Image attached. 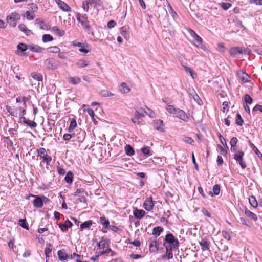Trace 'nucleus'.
<instances>
[{
	"label": "nucleus",
	"mask_w": 262,
	"mask_h": 262,
	"mask_svg": "<svg viewBox=\"0 0 262 262\" xmlns=\"http://www.w3.org/2000/svg\"><path fill=\"white\" fill-rule=\"evenodd\" d=\"M177 117L179 118V119H181L182 120L187 122L188 120V117L185 113V112L181 109L178 108V110L176 111V113L175 114Z\"/></svg>",
	"instance_id": "7"
},
{
	"label": "nucleus",
	"mask_w": 262,
	"mask_h": 262,
	"mask_svg": "<svg viewBox=\"0 0 262 262\" xmlns=\"http://www.w3.org/2000/svg\"><path fill=\"white\" fill-rule=\"evenodd\" d=\"M92 225V221L88 220L80 225V228L82 230L84 229H89Z\"/></svg>",
	"instance_id": "36"
},
{
	"label": "nucleus",
	"mask_w": 262,
	"mask_h": 262,
	"mask_svg": "<svg viewBox=\"0 0 262 262\" xmlns=\"http://www.w3.org/2000/svg\"><path fill=\"white\" fill-rule=\"evenodd\" d=\"M158 244L156 240L151 241L149 245V250L151 252H155L158 250Z\"/></svg>",
	"instance_id": "22"
},
{
	"label": "nucleus",
	"mask_w": 262,
	"mask_h": 262,
	"mask_svg": "<svg viewBox=\"0 0 262 262\" xmlns=\"http://www.w3.org/2000/svg\"><path fill=\"white\" fill-rule=\"evenodd\" d=\"M48 50L51 53H59L60 51V48L56 46L49 47Z\"/></svg>",
	"instance_id": "54"
},
{
	"label": "nucleus",
	"mask_w": 262,
	"mask_h": 262,
	"mask_svg": "<svg viewBox=\"0 0 262 262\" xmlns=\"http://www.w3.org/2000/svg\"><path fill=\"white\" fill-rule=\"evenodd\" d=\"M253 99L251 96L248 94H246L244 96V102L246 104H251L252 103Z\"/></svg>",
	"instance_id": "52"
},
{
	"label": "nucleus",
	"mask_w": 262,
	"mask_h": 262,
	"mask_svg": "<svg viewBox=\"0 0 262 262\" xmlns=\"http://www.w3.org/2000/svg\"><path fill=\"white\" fill-rule=\"evenodd\" d=\"M26 18L29 20H33L35 18V15L34 13H31L29 11H27L26 13Z\"/></svg>",
	"instance_id": "57"
},
{
	"label": "nucleus",
	"mask_w": 262,
	"mask_h": 262,
	"mask_svg": "<svg viewBox=\"0 0 262 262\" xmlns=\"http://www.w3.org/2000/svg\"><path fill=\"white\" fill-rule=\"evenodd\" d=\"M109 243V239L102 238L98 244V247L99 249H105L106 248H110L108 247Z\"/></svg>",
	"instance_id": "14"
},
{
	"label": "nucleus",
	"mask_w": 262,
	"mask_h": 262,
	"mask_svg": "<svg viewBox=\"0 0 262 262\" xmlns=\"http://www.w3.org/2000/svg\"><path fill=\"white\" fill-rule=\"evenodd\" d=\"M95 2V0H86L83 1L82 8L85 12H88L89 6H92Z\"/></svg>",
	"instance_id": "17"
},
{
	"label": "nucleus",
	"mask_w": 262,
	"mask_h": 262,
	"mask_svg": "<svg viewBox=\"0 0 262 262\" xmlns=\"http://www.w3.org/2000/svg\"><path fill=\"white\" fill-rule=\"evenodd\" d=\"M235 123L239 126H242L243 123V120L239 114L236 115Z\"/></svg>",
	"instance_id": "47"
},
{
	"label": "nucleus",
	"mask_w": 262,
	"mask_h": 262,
	"mask_svg": "<svg viewBox=\"0 0 262 262\" xmlns=\"http://www.w3.org/2000/svg\"><path fill=\"white\" fill-rule=\"evenodd\" d=\"M52 250V245L49 243L47 244L45 249V253L46 257L51 256V251Z\"/></svg>",
	"instance_id": "27"
},
{
	"label": "nucleus",
	"mask_w": 262,
	"mask_h": 262,
	"mask_svg": "<svg viewBox=\"0 0 262 262\" xmlns=\"http://www.w3.org/2000/svg\"><path fill=\"white\" fill-rule=\"evenodd\" d=\"M88 18V17L86 14H84L81 16L79 13L77 14V19L81 23L82 27L85 29L89 30L90 26Z\"/></svg>",
	"instance_id": "4"
},
{
	"label": "nucleus",
	"mask_w": 262,
	"mask_h": 262,
	"mask_svg": "<svg viewBox=\"0 0 262 262\" xmlns=\"http://www.w3.org/2000/svg\"><path fill=\"white\" fill-rule=\"evenodd\" d=\"M145 109L140 108L138 110H136L135 112V116L138 118H141L145 116Z\"/></svg>",
	"instance_id": "24"
},
{
	"label": "nucleus",
	"mask_w": 262,
	"mask_h": 262,
	"mask_svg": "<svg viewBox=\"0 0 262 262\" xmlns=\"http://www.w3.org/2000/svg\"><path fill=\"white\" fill-rule=\"evenodd\" d=\"M100 222L101 224H102L104 227L106 228H108L109 226V221L106 219L104 216H101L100 217Z\"/></svg>",
	"instance_id": "41"
},
{
	"label": "nucleus",
	"mask_w": 262,
	"mask_h": 262,
	"mask_svg": "<svg viewBox=\"0 0 262 262\" xmlns=\"http://www.w3.org/2000/svg\"><path fill=\"white\" fill-rule=\"evenodd\" d=\"M73 174L72 172L71 171H69L67 173V174L64 178V180L67 183L71 184L73 182Z\"/></svg>",
	"instance_id": "37"
},
{
	"label": "nucleus",
	"mask_w": 262,
	"mask_h": 262,
	"mask_svg": "<svg viewBox=\"0 0 262 262\" xmlns=\"http://www.w3.org/2000/svg\"><path fill=\"white\" fill-rule=\"evenodd\" d=\"M57 254L59 257V259L60 261H63L67 260L68 258V254L64 251L62 250H59L57 252Z\"/></svg>",
	"instance_id": "21"
},
{
	"label": "nucleus",
	"mask_w": 262,
	"mask_h": 262,
	"mask_svg": "<svg viewBox=\"0 0 262 262\" xmlns=\"http://www.w3.org/2000/svg\"><path fill=\"white\" fill-rule=\"evenodd\" d=\"M249 145L254 152L262 160V154L257 148V147L251 142H249Z\"/></svg>",
	"instance_id": "34"
},
{
	"label": "nucleus",
	"mask_w": 262,
	"mask_h": 262,
	"mask_svg": "<svg viewBox=\"0 0 262 262\" xmlns=\"http://www.w3.org/2000/svg\"><path fill=\"white\" fill-rule=\"evenodd\" d=\"M28 50L37 53H41L44 51V48L36 45H28Z\"/></svg>",
	"instance_id": "16"
},
{
	"label": "nucleus",
	"mask_w": 262,
	"mask_h": 262,
	"mask_svg": "<svg viewBox=\"0 0 262 262\" xmlns=\"http://www.w3.org/2000/svg\"><path fill=\"white\" fill-rule=\"evenodd\" d=\"M199 244L201 246V249L203 251H210V243L206 238H203Z\"/></svg>",
	"instance_id": "8"
},
{
	"label": "nucleus",
	"mask_w": 262,
	"mask_h": 262,
	"mask_svg": "<svg viewBox=\"0 0 262 262\" xmlns=\"http://www.w3.org/2000/svg\"><path fill=\"white\" fill-rule=\"evenodd\" d=\"M116 25V22L113 20H110L107 23V27L110 29L113 28Z\"/></svg>",
	"instance_id": "64"
},
{
	"label": "nucleus",
	"mask_w": 262,
	"mask_h": 262,
	"mask_svg": "<svg viewBox=\"0 0 262 262\" xmlns=\"http://www.w3.org/2000/svg\"><path fill=\"white\" fill-rule=\"evenodd\" d=\"M245 214L247 216H248L249 217H250V219H251L254 221H256L257 219V216L255 213L252 212L251 211H250L247 209H246L245 210Z\"/></svg>",
	"instance_id": "38"
},
{
	"label": "nucleus",
	"mask_w": 262,
	"mask_h": 262,
	"mask_svg": "<svg viewBox=\"0 0 262 262\" xmlns=\"http://www.w3.org/2000/svg\"><path fill=\"white\" fill-rule=\"evenodd\" d=\"M217 135H218L219 140H220V142H221V143L223 145L226 146L227 147V148H228L227 143H226V141H225V139L224 138V137L222 136V135L220 133L217 134Z\"/></svg>",
	"instance_id": "58"
},
{
	"label": "nucleus",
	"mask_w": 262,
	"mask_h": 262,
	"mask_svg": "<svg viewBox=\"0 0 262 262\" xmlns=\"http://www.w3.org/2000/svg\"><path fill=\"white\" fill-rule=\"evenodd\" d=\"M238 142V139L236 137H232L230 140V144L231 145V146H236V144Z\"/></svg>",
	"instance_id": "61"
},
{
	"label": "nucleus",
	"mask_w": 262,
	"mask_h": 262,
	"mask_svg": "<svg viewBox=\"0 0 262 262\" xmlns=\"http://www.w3.org/2000/svg\"><path fill=\"white\" fill-rule=\"evenodd\" d=\"M142 152L146 157H148L152 155L150 148L148 146L143 147L141 149Z\"/></svg>",
	"instance_id": "31"
},
{
	"label": "nucleus",
	"mask_w": 262,
	"mask_h": 262,
	"mask_svg": "<svg viewBox=\"0 0 262 262\" xmlns=\"http://www.w3.org/2000/svg\"><path fill=\"white\" fill-rule=\"evenodd\" d=\"M34 206L36 208H41L43 206V201L42 199L37 196L33 202Z\"/></svg>",
	"instance_id": "20"
},
{
	"label": "nucleus",
	"mask_w": 262,
	"mask_h": 262,
	"mask_svg": "<svg viewBox=\"0 0 262 262\" xmlns=\"http://www.w3.org/2000/svg\"><path fill=\"white\" fill-rule=\"evenodd\" d=\"M165 243L164 246L166 248V253L162 256V258H167L168 259H171L173 258L172 250L179 248V242L178 239L176 238L171 233H168L166 235L165 238Z\"/></svg>",
	"instance_id": "1"
},
{
	"label": "nucleus",
	"mask_w": 262,
	"mask_h": 262,
	"mask_svg": "<svg viewBox=\"0 0 262 262\" xmlns=\"http://www.w3.org/2000/svg\"><path fill=\"white\" fill-rule=\"evenodd\" d=\"M250 4H255L257 5H262V0H249Z\"/></svg>",
	"instance_id": "62"
},
{
	"label": "nucleus",
	"mask_w": 262,
	"mask_h": 262,
	"mask_svg": "<svg viewBox=\"0 0 262 262\" xmlns=\"http://www.w3.org/2000/svg\"><path fill=\"white\" fill-rule=\"evenodd\" d=\"M183 67L184 68V70H185V71L187 73H189L190 76L193 78H194V76L196 75V74L195 72H194L193 71V70L190 68V67H188L184 64H183Z\"/></svg>",
	"instance_id": "40"
},
{
	"label": "nucleus",
	"mask_w": 262,
	"mask_h": 262,
	"mask_svg": "<svg viewBox=\"0 0 262 262\" xmlns=\"http://www.w3.org/2000/svg\"><path fill=\"white\" fill-rule=\"evenodd\" d=\"M244 155V153L243 151L241 150H238L236 151L234 155V159L237 162L238 161L243 159V156Z\"/></svg>",
	"instance_id": "26"
},
{
	"label": "nucleus",
	"mask_w": 262,
	"mask_h": 262,
	"mask_svg": "<svg viewBox=\"0 0 262 262\" xmlns=\"http://www.w3.org/2000/svg\"><path fill=\"white\" fill-rule=\"evenodd\" d=\"M249 202L253 208H256L258 206L257 200L255 196H250L249 198Z\"/></svg>",
	"instance_id": "35"
},
{
	"label": "nucleus",
	"mask_w": 262,
	"mask_h": 262,
	"mask_svg": "<svg viewBox=\"0 0 262 262\" xmlns=\"http://www.w3.org/2000/svg\"><path fill=\"white\" fill-rule=\"evenodd\" d=\"M230 53L232 56H236L238 54L246 53V50L239 47H233L230 49Z\"/></svg>",
	"instance_id": "10"
},
{
	"label": "nucleus",
	"mask_w": 262,
	"mask_h": 262,
	"mask_svg": "<svg viewBox=\"0 0 262 262\" xmlns=\"http://www.w3.org/2000/svg\"><path fill=\"white\" fill-rule=\"evenodd\" d=\"M76 64L78 67L82 68L89 66L90 64V61L84 59H81L79 60L76 62Z\"/></svg>",
	"instance_id": "18"
},
{
	"label": "nucleus",
	"mask_w": 262,
	"mask_h": 262,
	"mask_svg": "<svg viewBox=\"0 0 262 262\" xmlns=\"http://www.w3.org/2000/svg\"><path fill=\"white\" fill-rule=\"evenodd\" d=\"M163 230V228L161 226L155 227L153 229L152 234L155 235L156 237H158L160 235Z\"/></svg>",
	"instance_id": "32"
},
{
	"label": "nucleus",
	"mask_w": 262,
	"mask_h": 262,
	"mask_svg": "<svg viewBox=\"0 0 262 262\" xmlns=\"http://www.w3.org/2000/svg\"><path fill=\"white\" fill-rule=\"evenodd\" d=\"M222 236L226 239L230 240L231 239V235L229 232L226 231H223L222 232Z\"/></svg>",
	"instance_id": "56"
},
{
	"label": "nucleus",
	"mask_w": 262,
	"mask_h": 262,
	"mask_svg": "<svg viewBox=\"0 0 262 262\" xmlns=\"http://www.w3.org/2000/svg\"><path fill=\"white\" fill-rule=\"evenodd\" d=\"M238 77L239 80L243 83H247L249 81V76L243 71H240L237 73Z\"/></svg>",
	"instance_id": "11"
},
{
	"label": "nucleus",
	"mask_w": 262,
	"mask_h": 262,
	"mask_svg": "<svg viewBox=\"0 0 262 262\" xmlns=\"http://www.w3.org/2000/svg\"><path fill=\"white\" fill-rule=\"evenodd\" d=\"M19 224L21 227L25 229L28 230L29 229V227L26 220L20 219L19 220Z\"/></svg>",
	"instance_id": "48"
},
{
	"label": "nucleus",
	"mask_w": 262,
	"mask_h": 262,
	"mask_svg": "<svg viewBox=\"0 0 262 262\" xmlns=\"http://www.w3.org/2000/svg\"><path fill=\"white\" fill-rule=\"evenodd\" d=\"M165 108L169 113L173 115H175L176 111L178 110V108L171 105H167Z\"/></svg>",
	"instance_id": "39"
},
{
	"label": "nucleus",
	"mask_w": 262,
	"mask_h": 262,
	"mask_svg": "<svg viewBox=\"0 0 262 262\" xmlns=\"http://www.w3.org/2000/svg\"><path fill=\"white\" fill-rule=\"evenodd\" d=\"M167 7L168 11L170 14L171 15L172 17H174L175 16L177 15L176 12L173 10L172 7L169 4H168Z\"/></svg>",
	"instance_id": "60"
},
{
	"label": "nucleus",
	"mask_w": 262,
	"mask_h": 262,
	"mask_svg": "<svg viewBox=\"0 0 262 262\" xmlns=\"http://www.w3.org/2000/svg\"><path fill=\"white\" fill-rule=\"evenodd\" d=\"M125 151L127 156H132L134 155V150L130 145H127L125 147Z\"/></svg>",
	"instance_id": "33"
},
{
	"label": "nucleus",
	"mask_w": 262,
	"mask_h": 262,
	"mask_svg": "<svg viewBox=\"0 0 262 262\" xmlns=\"http://www.w3.org/2000/svg\"><path fill=\"white\" fill-rule=\"evenodd\" d=\"M88 48H89V47L88 48H86V47H81L79 49V51L80 52L83 53L84 54H87L90 51V50H89Z\"/></svg>",
	"instance_id": "63"
},
{
	"label": "nucleus",
	"mask_w": 262,
	"mask_h": 262,
	"mask_svg": "<svg viewBox=\"0 0 262 262\" xmlns=\"http://www.w3.org/2000/svg\"><path fill=\"white\" fill-rule=\"evenodd\" d=\"M44 64L48 69L55 70L59 66V63H57L54 59L48 58L45 60Z\"/></svg>",
	"instance_id": "5"
},
{
	"label": "nucleus",
	"mask_w": 262,
	"mask_h": 262,
	"mask_svg": "<svg viewBox=\"0 0 262 262\" xmlns=\"http://www.w3.org/2000/svg\"><path fill=\"white\" fill-rule=\"evenodd\" d=\"M120 91L123 93H127L130 92V89L127 86L125 83L122 82L120 84Z\"/></svg>",
	"instance_id": "29"
},
{
	"label": "nucleus",
	"mask_w": 262,
	"mask_h": 262,
	"mask_svg": "<svg viewBox=\"0 0 262 262\" xmlns=\"http://www.w3.org/2000/svg\"><path fill=\"white\" fill-rule=\"evenodd\" d=\"M221 7L224 10L229 9L232 6V4L230 3H224L223 2L220 4Z\"/></svg>",
	"instance_id": "50"
},
{
	"label": "nucleus",
	"mask_w": 262,
	"mask_h": 262,
	"mask_svg": "<svg viewBox=\"0 0 262 262\" xmlns=\"http://www.w3.org/2000/svg\"><path fill=\"white\" fill-rule=\"evenodd\" d=\"M217 147L218 149L220 150L221 154H222L223 156H225L227 154V150L225 149L221 145H217Z\"/></svg>",
	"instance_id": "59"
},
{
	"label": "nucleus",
	"mask_w": 262,
	"mask_h": 262,
	"mask_svg": "<svg viewBox=\"0 0 262 262\" xmlns=\"http://www.w3.org/2000/svg\"><path fill=\"white\" fill-rule=\"evenodd\" d=\"M17 48L18 50H19L22 52H24L28 49V45H26V44L20 43L17 45Z\"/></svg>",
	"instance_id": "46"
},
{
	"label": "nucleus",
	"mask_w": 262,
	"mask_h": 262,
	"mask_svg": "<svg viewBox=\"0 0 262 262\" xmlns=\"http://www.w3.org/2000/svg\"><path fill=\"white\" fill-rule=\"evenodd\" d=\"M154 205L155 204L152 200V198L151 196H150L146 199L143 203V206L146 210L149 211L153 209Z\"/></svg>",
	"instance_id": "6"
},
{
	"label": "nucleus",
	"mask_w": 262,
	"mask_h": 262,
	"mask_svg": "<svg viewBox=\"0 0 262 262\" xmlns=\"http://www.w3.org/2000/svg\"><path fill=\"white\" fill-rule=\"evenodd\" d=\"M31 77L38 81H42L43 78L41 74L37 72H32L31 74Z\"/></svg>",
	"instance_id": "28"
},
{
	"label": "nucleus",
	"mask_w": 262,
	"mask_h": 262,
	"mask_svg": "<svg viewBox=\"0 0 262 262\" xmlns=\"http://www.w3.org/2000/svg\"><path fill=\"white\" fill-rule=\"evenodd\" d=\"M220 192V186L218 184L215 185L212 189V192H210L209 194L213 196V195H218Z\"/></svg>",
	"instance_id": "30"
},
{
	"label": "nucleus",
	"mask_w": 262,
	"mask_h": 262,
	"mask_svg": "<svg viewBox=\"0 0 262 262\" xmlns=\"http://www.w3.org/2000/svg\"><path fill=\"white\" fill-rule=\"evenodd\" d=\"M193 38L197 43V45H196V46L197 47H200L201 48L202 46H203L202 38L198 34L195 35V37H193Z\"/></svg>",
	"instance_id": "49"
},
{
	"label": "nucleus",
	"mask_w": 262,
	"mask_h": 262,
	"mask_svg": "<svg viewBox=\"0 0 262 262\" xmlns=\"http://www.w3.org/2000/svg\"><path fill=\"white\" fill-rule=\"evenodd\" d=\"M77 123L74 119H72L70 121V126L68 128V132H71L76 127Z\"/></svg>",
	"instance_id": "44"
},
{
	"label": "nucleus",
	"mask_w": 262,
	"mask_h": 262,
	"mask_svg": "<svg viewBox=\"0 0 262 262\" xmlns=\"http://www.w3.org/2000/svg\"><path fill=\"white\" fill-rule=\"evenodd\" d=\"M42 41L48 42L53 40V37L50 34H45L42 36Z\"/></svg>",
	"instance_id": "45"
},
{
	"label": "nucleus",
	"mask_w": 262,
	"mask_h": 262,
	"mask_svg": "<svg viewBox=\"0 0 262 262\" xmlns=\"http://www.w3.org/2000/svg\"><path fill=\"white\" fill-rule=\"evenodd\" d=\"M35 24L37 25L42 30H45L47 29V25L46 23L41 19H36L35 20Z\"/></svg>",
	"instance_id": "23"
},
{
	"label": "nucleus",
	"mask_w": 262,
	"mask_h": 262,
	"mask_svg": "<svg viewBox=\"0 0 262 262\" xmlns=\"http://www.w3.org/2000/svg\"><path fill=\"white\" fill-rule=\"evenodd\" d=\"M68 80L70 83L76 85L80 82L81 79L78 77H69Z\"/></svg>",
	"instance_id": "19"
},
{
	"label": "nucleus",
	"mask_w": 262,
	"mask_h": 262,
	"mask_svg": "<svg viewBox=\"0 0 262 262\" xmlns=\"http://www.w3.org/2000/svg\"><path fill=\"white\" fill-rule=\"evenodd\" d=\"M58 7L63 11L70 12L71 8L64 2L61 0H55Z\"/></svg>",
	"instance_id": "9"
},
{
	"label": "nucleus",
	"mask_w": 262,
	"mask_h": 262,
	"mask_svg": "<svg viewBox=\"0 0 262 262\" xmlns=\"http://www.w3.org/2000/svg\"><path fill=\"white\" fill-rule=\"evenodd\" d=\"M154 127L156 129L161 132H164V124L162 120H155L154 121Z\"/></svg>",
	"instance_id": "12"
},
{
	"label": "nucleus",
	"mask_w": 262,
	"mask_h": 262,
	"mask_svg": "<svg viewBox=\"0 0 262 262\" xmlns=\"http://www.w3.org/2000/svg\"><path fill=\"white\" fill-rule=\"evenodd\" d=\"M18 28L19 29V30L20 31L23 32L27 36H29L30 35V34H31V31L30 30H29L28 29H27L26 25H25L23 24H20L18 26Z\"/></svg>",
	"instance_id": "25"
},
{
	"label": "nucleus",
	"mask_w": 262,
	"mask_h": 262,
	"mask_svg": "<svg viewBox=\"0 0 262 262\" xmlns=\"http://www.w3.org/2000/svg\"><path fill=\"white\" fill-rule=\"evenodd\" d=\"M100 95L103 97H111L114 96V94L106 90H102L100 92Z\"/></svg>",
	"instance_id": "42"
},
{
	"label": "nucleus",
	"mask_w": 262,
	"mask_h": 262,
	"mask_svg": "<svg viewBox=\"0 0 262 262\" xmlns=\"http://www.w3.org/2000/svg\"><path fill=\"white\" fill-rule=\"evenodd\" d=\"M37 157H40L42 159V162L46 163L47 165H50V163L52 160V158L46 153V150L44 148H40L37 150Z\"/></svg>",
	"instance_id": "2"
},
{
	"label": "nucleus",
	"mask_w": 262,
	"mask_h": 262,
	"mask_svg": "<svg viewBox=\"0 0 262 262\" xmlns=\"http://www.w3.org/2000/svg\"><path fill=\"white\" fill-rule=\"evenodd\" d=\"M182 140L185 142V143H187L190 145H193L194 143V140L190 137H184Z\"/></svg>",
	"instance_id": "53"
},
{
	"label": "nucleus",
	"mask_w": 262,
	"mask_h": 262,
	"mask_svg": "<svg viewBox=\"0 0 262 262\" xmlns=\"http://www.w3.org/2000/svg\"><path fill=\"white\" fill-rule=\"evenodd\" d=\"M20 18V15L17 13L14 12L7 17V20L10 26L15 27L17 25V20Z\"/></svg>",
	"instance_id": "3"
},
{
	"label": "nucleus",
	"mask_w": 262,
	"mask_h": 262,
	"mask_svg": "<svg viewBox=\"0 0 262 262\" xmlns=\"http://www.w3.org/2000/svg\"><path fill=\"white\" fill-rule=\"evenodd\" d=\"M51 31L59 37L63 36L66 32L64 30L60 29L57 26H54L51 28Z\"/></svg>",
	"instance_id": "13"
},
{
	"label": "nucleus",
	"mask_w": 262,
	"mask_h": 262,
	"mask_svg": "<svg viewBox=\"0 0 262 262\" xmlns=\"http://www.w3.org/2000/svg\"><path fill=\"white\" fill-rule=\"evenodd\" d=\"M72 44L74 46H77V47H79L80 48H81V47H86V48H88L89 47V46L88 45H85L84 43H81V42H78L77 41H73L72 42Z\"/></svg>",
	"instance_id": "55"
},
{
	"label": "nucleus",
	"mask_w": 262,
	"mask_h": 262,
	"mask_svg": "<svg viewBox=\"0 0 262 262\" xmlns=\"http://www.w3.org/2000/svg\"><path fill=\"white\" fill-rule=\"evenodd\" d=\"M146 212L143 210H140L136 208L133 211V215L136 219H141L145 215Z\"/></svg>",
	"instance_id": "15"
},
{
	"label": "nucleus",
	"mask_w": 262,
	"mask_h": 262,
	"mask_svg": "<svg viewBox=\"0 0 262 262\" xmlns=\"http://www.w3.org/2000/svg\"><path fill=\"white\" fill-rule=\"evenodd\" d=\"M26 124H27L31 128H34L37 126V123L35 121H31L28 119L26 121Z\"/></svg>",
	"instance_id": "51"
},
{
	"label": "nucleus",
	"mask_w": 262,
	"mask_h": 262,
	"mask_svg": "<svg viewBox=\"0 0 262 262\" xmlns=\"http://www.w3.org/2000/svg\"><path fill=\"white\" fill-rule=\"evenodd\" d=\"M145 114H146L150 118H154L156 117V114L155 112L146 106L145 108Z\"/></svg>",
	"instance_id": "43"
}]
</instances>
